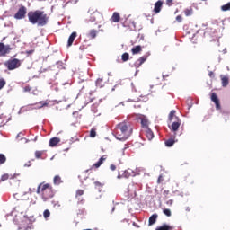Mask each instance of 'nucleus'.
I'll list each match as a JSON object with an SVG mask.
<instances>
[{
	"label": "nucleus",
	"mask_w": 230,
	"mask_h": 230,
	"mask_svg": "<svg viewBox=\"0 0 230 230\" xmlns=\"http://www.w3.org/2000/svg\"><path fill=\"white\" fill-rule=\"evenodd\" d=\"M222 12H228L230 10V2L221 6Z\"/></svg>",
	"instance_id": "7c9ffc66"
},
{
	"label": "nucleus",
	"mask_w": 230,
	"mask_h": 230,
	"mask_svg": "<svg viewBox=\"0 0 230 230\" xmlns=\"http://www.w3.org/2000/svg\"><path fill=\"white\" fill-rule=\"evenodd\" d=\"M94 185L100 187V186H102V183H101L100 181H95V182H94Z\"/></svg>",
	"instance_id": "09e8293b"
},
{
	"label": "nucleus",
	"mask_w": 230,
	"mask_h": 230,
	"mask_svg": "<svg viewBox=\"0 0 230 230\" xmlns=\"http://www.w3.org/2000/svg\"><path fill=\"white\" fill-rule=\"evenodd\" d=\"M163 213L165 215V217H172V210H170V208H164Z\"/></svg>",
	"instance_id": "c9c22d12"
},
{
	"label": "nucleus",
	"mask_w": 230,
	"mask_h": 230,
	"mask_svg": "<svg viewBox=\"0 0 230 230\" xmlns=\"http://www.w3.org/2000/svg\"><path fill=\"white\" fill-rule=\"evenodd\" d=\"M50 215H51V212H49V210L48 209L44 210L43 212L44 218H49Z\"/></svg>",
	"instance_id": "e433bc0d"
},
{
	"label": "nucleus",
	"mask_w": 230,
	"mask_h": 230,
	"mask_svg": "<svg viewBox=\"0 0 230 230\" xmlns=\"http://www.w3.org/2000/svg\"><path fill=\"white\" fill-rule=\"evenodd\" d=\"M137 191V184L131 183L128 187V193L130 197H136Z\"/></svg>",
	"instance_id": "6e6552de"
},
{
	"label": "nucleus",
	"mask_w": 230,
	"mask_h": 230,
	"mask_svg": "<svg viewBox=\"0 0 230 230\" xmlns=\"http://www.w3.org/2000/svg\"><path fill=\"white\" fill-rule=\"evenodd\" d=\"M155 230H172V227L166 224H164L162 226H158Z\"/></svg>",
	"instance_id": "cd10ccee"
},
{
	"label": "nucleus",
	"mask_w": 230,
	"mask_h": 230,
	"mask_svg": "<svg viewBox=\"0 0 230 230\" xmlns=\"http://www.w3.org/2000/svg\"><path fill=\"white\" fill-rule=\"evenodd\" d=\"M211 101L215 102L217 111H220V109H222V106L220 105V100L218 99L217 93H213L211 94Z\"/></svg>",
	"instance_id": "1a4fd4ad"
},
{
	"label": "nucleus",
	"mask_w": 230,
	"mask_h": 230,
	"mask_svg": "<svg viewBox=\"0 0 230 230\" xmlns=\"http://www.w3.org/2000/svg\"><path fill=\"white\" fill-rule=\"evenodd\" d=\"M132 136V126L128 122H120L115 128V137L119 141H127Z\"/></svg>",
	"instance_id": "f03ea898"
},
{
	"label": "nucleus",
	"mask_w": 230,
	"mask_h": 230,
	"mask_svg": "<svg viewBox=\"0 0 230 230\" xmlns=\"http://www.w3.org/2000/svg\"><path fill=\"white\" fill-rule=\"evenodd\" d=\"M62 178L59 175H56L54 177V184H56L57 186L62 184Z\"/></svg>",
	"instance_id": "b1692460"
},
{
	"label": "nucleus",
	"mask_w": 230,
	"mask_h": 230,
	"mask_svg": "<svg viewBox=\"0 0 230 230\" xmlns=\"http://www.w3.org/2000/svg\"><path fill=\"white\" fill-rule=\"evenodd\" d=\"M98 35V31L92 29L89 31L87 37H89V39H96Z\"/></svg>",
	"instance_id": "4be33fe9"
},
{
	"label": "nucleus",
	"mask_w": 230,
	"mask_h": 230,
	"mask_svg": "<svg viewBox=\"0 0 230 230\" xmlns=\"http://www.w3.org/2000/svg\"><path fill=\"white\" fill-rule=\"evenodd\" d=\"M163 10V1L159 0L155 4L154 13H159Z\"/></svg>",
	"instance_id": "ddd939ff"
},
{
	"label": "nucleus",
	"mask_w": 230,
	"mask_h": 230,
	"mask_svg": "<svg viewBox=\"0 0 230 230\" xmlns=\"http://www.w3.org/2000/svg\"><path fill=\"white\" fill-rule=\"evenodd\" d=\"M140 121H141L143 130L146 128H150L148 127V125H150V122L148 121V119L146 116L140 117Z\"/></svg>",
	"instance_id": "f8f14e48"
},
{
	"label": "nucleus",
	"mask_w": 230,
	"mask_h": 230,
	"mask_svg": "<svg viewBox=\"0 0 230 230\" xmlns=\"http://www.w3.org/2000/svg\"><path fill=\"white\" fill-rule=\"evenodd\" d=\"M21 60L13 58L5 61L4 66L8 69V71H14V69H19V67H21Z\"/></svg>",
	"instance_id": "20e7f679"
},
{
	"label": "nucleus",
	"mask_w": 230,
	"mask_h": 230,
	"mask_svg": "<svg viewBox=\"0 0 230 230\" xmlns=\"http://www.w3.org/2000/svg\"><path fill=\"white\" fill-rule=\"evenodd\" d=\"M27 17L31 24H37V26H46L49 19L48 14L44 11L40 10L29 12Z\"/></svg>",
	"instance_id": "f257e3e1"
},
{
	"label": "nucleus",
	"mask_w": 230,
	"mask_h": 230,
	"mask_svg": "<svg viewBox=\"0 0 230 230\" xmlns=\"http://www.w3.org/2000/svg\"><path fill=\"white\" fill-rule=\"evenodd\" d=\"M110 170H111V172H116V165L111 164L110 165Z\"/></svg>",
	"instance_id": "c03bdc74"
},
{
	"label": "nucleus",
	"mask_w": 230,
	"mask_h": 230,
	"mask_svg": "<svg viewBox=\"0 0 230 230\" xmlns=\"http://www.w3.org/2000/svg\"><path fill=\"white\" fill-rule=\"evenodd\" d=\"M51 204L53 205V208H60V203H58V201L53 200Z\"/></svg>",
	"instance_id": "79ce46f5"
},
{
	"label": "nucleus",
	"mask_w": 230,
	"mask_h": 230,
	"mask_svg": "<svg viewBox=\"0 0 230 230\" xmlns=\"http://www.w3.org/2000/svg\"><path fill=\"white\" fill-rule=\"evenodd\" d=\"M80 202H81V204H84V199H81V201H80Z\"/></svg>",
	"instance_id": "5fc2aeb1"
},
{
	"label": "nucleus",
	"mask_w": 230,
	"mask_h": 230,
	"mask_svg": "<svg viewBox=\"0 0 230 230\" xmlns=\"http://www.w3.org/2000/svg\"><path fill=\"white\" fill-rule=\"evenodd\" d=\"M105 85V83L103 82V78L102 77V78H98L97 80H96V86L97 87H100V88H102V87H103Z\"/></svg>",
	"instance_id": "393cba45"
},
{
	"label": "nucleus",
	"mask_w": 230,
	"mask_h": 230,
	"mask_svg": "<svg viewBox=\"0 0 230 230\" xmlns=\"http://www.w3.org/2000/svg\"><path fill=\"white\" fill-rule=\"evenodd\" d=\"M6 163V155L0 154V166L1 164H4Z\"/></svg>",
	"instance_id": "473e14b6"
},
{
	"label": "nucleus",
	"mask_w": 230,
	"mask_h": 230,
	"mask_svg": "<svg viewBox=\"0 0 230 230\" xmlns=\"http://www.w3.org/2000/svg\"><path fill=\"white\" fill-rule=\"evenodd\" d=\"M222 87H227L229 85V77L226 75H220Z\"/></svg>",
	"instance_id": "aec40b11"
},
{
	"label": "nucleus",
	"mask_w": 230,
	"mask_h": 230,
	"mask_svg": "<svg viewBox=\"0 0 230 230\" xmlns=\"http://www.w3.org/2000/svg\"><path fill=\"white\" fill-rule=\"evenodd\" d=\"M172 145H175V139L173 138H169L168 140L165 141V146L170 147Z\"/></svg>",
	"instance_id": "bb28decb"
},
{
	"label": "nucleus",
	"mask_w": 230,
	"mask_h": 230,
	"mask_svg": "<svg viewBox=\"0 0 230 230\" xmlns=\"http://www.w3.org/2000/svg\"><path fill=\"white\" fill-rule=\"evenodd\" d=\"M40 103L41 104V106H40V109H42V107H48V103H42V102H40Z\"/></svg>",
	"instance_id": "49530a36"
},
{
	"label": "nucleus",
	"mask_w": 230,
	"mask_h": 230,
	"mask_svg": "<svg viewBox=\"0 0 230 230\" xmlns=\"http://www.w3.org/2000/svg\"><path fill=\"white\" fill-rule=\"evenodd\" d=\"M9 178H10V175H8V174L6 173V174L2 175L1 181H8Z\"/></svg>",
	"instance_id": "a19ab883"
},
{
	"label": "nucleus",
	"mask_w": 230,
	"mask_h": 230,
	"mask_svg": "<svg viewBox=\"0 0 230 230\" xmlns=\"http://www.w3.org/2000/svg\"><path fill=\"white\" fill-rule=\"evenodd\" d=\"M121 58H122L123 62H127L128 60V58H130V55H128V53H124V54H122Z\"/></svg>",
	"instance_id": "72a5a7b5"
},
{
	"label": "nucleus",
	"mask_w": 230,
	"mask_h": 230,
	"mask_svg": "<svg viewBox=\"0 0 230 230\" xmlns=\"http://www.w3.org/2000/svg\"><path fill=\"white\" fill-rule=\"evenodd\" d=\"M208 75L210 76V78H213V76H215V75L213 74V72H209Z\"/></svg>",
	"instance_id": "3c124183"
},
{
	"label": "nucleus",
	"mask_w": 230,
	"mask_h": 230,
	"mask_svg": "<svg viewBox=\"0 0 230 230\" xmlns=\"http://www.w3.org/2000/svg\"><path fill=\"white\" fill-rule=\"evenodd\" d=\"M6 85V80L4 78H0V91Z\"/></svg>",
	"instance_id": "f704fd0d"
},
{
	"label": "nucleus",
	"mask_w": 230,
	"mask_h": 230,
	"mask_svg": "<svg viewBox=\"0 0 230 230\" xmlns=\"http://www.w3.org/2000/svg\"><path fill=\"white\" fill-rule=\"evenodd\" d=\"M176 21H177L178 22H182V16L178 15V16L176 17Z\"/></svg>",
	"instance_id": "a18cd8bd"
},
{
	"label": "nucleus",
	"mask_w": 230,
	"mask_h": 230,
	"mask_svg": "<svg viewBox=\"0 0 230 230\" xmlns=\"http://www.w3.org/2000/svg\"><path fill=\"white\" fill-rule=\"evenodd\" d=\"M181 120L178 117H175V120H172L171 126H169L171 132L176 134L177 130L181 128Z\"/></svg>",
	"instance_id": "423d86ee"
},
{
	"label": "nucleus",
	"mask_w": 230,
	"mask_h": 230,
	"mask_svg": "<svg viewBox=\"0 0 230 230\" xmlns=\"http://www.w3.org/2000/svg\"><path fill=\"white\" fill-rule=\"evenodd\" d=\"M107 160V155H102L99 161L95 164H93V168H100L102 164H103V161Z\"/></svg>",
	"instance_id": "dca6fc26"
},
{
	"label": "nucleus",
	"mask_w": 230,
	"mask_h": 230,
	"mask_svg": "<svg viewBox=\"0 0 230 230\" xmlns=\"http://www.w3.org/2000/svg\"><path fill=\"white\" fill-rule=\"evenodd\" d=\"M158 217H159V216H158L157 214H153V215L149 217L148 226H154V224H155V222H157Z\"/></svg>",
	"instance_id": "412c9836"
},
{
	"label": "nucleus",
	"mask_w": 230,
	"mask_h": 230,
	"mask_svg": "<svg viewBox=\"0 0 230 230\" xmlns=\"http://www.w3.org/2000/svg\"><path fill=\"white\" fill-rule=\"evenodd\" d=\"M175 118H177V116H175V110H172L169 114V120L175 121Z\"/></svg>",
	"instance_id": "a878e982"
},
{
	"label": "nucleus",
	"mask_w": 230,
	"mask_h": 230,
	"mask_svg": "<svg viewBox=\"0 0 230 230\" xmlns=\"http://www.w3.org/2000/svg\"><path fill=\"white\" fill-rule=\"evenodd\" d=\"M58 143H60V138L59 137H52L49 140V146H51V148H54V146H57V145H58Z\"/></svg>",
	"instance_id": "f3484780"
},
{
	"label": "nucleus",
	"mask_w": 230,
	"mask_h": 230,
	"mask_svg": "<svg viewBox=\"0 0 230 230\" xmlns=\"http://www.w3.org/2000/svg\"><path fill=\"white\" fill-rule=\"evenodd\" d=\"M162 176H159L158 182H161Z\"/></svg>",
	"instance_id": "864d4df0"
},
{
	"label": "nucleus",
	"mask_w": 230,
	"mask_h": 230,
	"mask_svg": "<svg viewBox=\"0 0 230 230\" xmlns=\"http://www.w3.org/2000/svg\"><path fill=\"white\" fill-rule=\"evenodd\" d=\"M122 177H124L125 179H128L130 177H136V172H134V170L128 168V170H125L123 172Z\"/></svg>",
	"instance_id": "9d476101"
},
{
	"label": "nucleus",
	"mask_w": 230,
	"mask_h": 230,
	"mask_svg": "<svg viewBox=\"0 0 230 230\" xmlns=\"http://www.w3.org/2000/svg\"><path fill=\"white\" fill-rule=\"evenodd\" d=\"M35 157L36 159H40V157H42V151H36Z\"/></svg>",
	"instance_id": "58836bf2"
},
{
	"label": "nucleus",
	"mask_w": 230,
	"mask_h": 230,
	"mask_svg": "<svg viewBox=\"0 0 230 230\" xmlns=\"http://www.w3.org/2000/svg\"><path fill=\"white\" fill-rule=\"evenodd\" d=\"M84 193V190H77L75 192V199H78V200H80V197H82Z\"/></svg>",
	"instance_id": "c85d7f7f"
},
{
	"label": "nucleus",
	"mask_w": 230,
	"mask_h": 230,
	"mask_svg": "<svg viewBox=\"0 0 230 230\" xmlns=\"http://www.w3.org/2000/svg\"><path fill=\"white\" fill-rule=\"evenodd\" d=\"M78 37V34L76 32H72L71 35L68 38L67 46L70 48V46H73V42H75V39Z\"/></svg>",
	"instance_id": "2eb2a0df"
},
{
	"label": "nucleus",
	"mask_w": 230,
	"mask_h": 230,
	"mask_svg": "<svg viewBox=\"0 0 230 230\" xmlns=\"http://www.w3.org/2000/svg\"><path fill=\"white\" fill-rule=\"evenodd\" d=\"M132 54L133 55H139V52L142 51L141 46L137 45L136 47H134L132 49Z\"/></svg>",
	"instance_id": "5701e85b"
},
{
	"label": "nucleus",
	"mask_w": 230,
	"mask_h": 230,
	"mask_svg": "<svg viewBox=\"0 0 230 230\" xmlns=\"http://www.w3.org/2000/svg\"><path fill=\"white\" fill-rule=\"evenodd\" d=\"M31 86H30V85H25L24 87H23V93H31Z\"/></svg>",
	"instance_id": "4c0bfd02"
},
{
	"label": "nucleus",
	"mask_w": 230,
	"mask_h": 230,
	"mask_svg": "<svg viewBox=\"0 0 230 230\" xmlns=\"http://www.w3.org/2000/svg\"><path fill=\"white\" fill-rule=\"evenodd\" d=\"M24 166H31V164L29 162L28 164H25Z\"/></svg>",
	"instance_id": "603ef678"
},
{
	"label": "nucleus",
	"mask_w": 230,
	"mask_h": 230,
	"mask_svg": "<svg viewBox=\"0 0 230 230\" xmlns=\"http://www.w3.org/2000/svg\"><path fill=\"white\" fill-rule=\"evenodd\" d=\"M148 56H142L135 62V67H141V66H143V64H145V62H146Z\"/></svg>",
	"instance_id": "9b49d317"
},
{
	"label": "nucleus",
	"mask_w": 230,
	"mask_h": 230,
	"mask_svg": "<svg viewBox=\"0 0 230 230\" xmlns=\"http://www.w3.org/2000/svg\"><path fill=\"white\" fill-rule=\"evenodd\" d=\"M26 13H28V9L24 5H21L16 13L14 14V19L17 21H21L26 17Z\"/></svg>",
	"instance_id": "39448f33"
},
{
	"label": "nucleus",
	"mask_w": 230,
	"mask_h": 230,
	"mask_svg": "<svg viewBox=\"0 0 230 230\" xmlns=\"http://www.w3.org/2000/svg\"><path fill=\"white\" fill-rule=\"evenodd\" d=\"M167 206H172L173 204V200L170 199L166 202Z\"/></svg>",
	"instance_id": "de8ad7c7"
},
{
	"label": "nucleus",
	"mask_w": 230,
	"mask_h": 230,
	"mask_svg": "<svg viewBox=\"0 0 230 230\" xmlns=\"http://www.w3.org/2000/svg\"><path fill=\"white\" fill-rule=\"evenodd\" d=\"M184 13L186 17H190V15H193V8L185 9Z\"/></svg>",
	"instance_id": "2f4dec72"
},
{
	"label": "nucleus",
	"mask_w": 230,
	"mask_h": 230,
	"mask_svg": "<svg viewBox=\"0 0 230 230\" xmlns=\"http://www.w3.org/2000/svg\"><path fill=\"white\" fill-rule=\"evenodd\" d=\"M167 6H173V0H166Z\"/></svg>",
	"instance_id": "37998d69"
},
{
	"label": "nucleus",
	"mask_w": 230,
	"mask_h": 230,
	"mask_svg": "<svg viewBox=\"0 0 230 230\" xmlns=\"http://www.w3.org/2000/svg\"><path fill=\"white\" fill-rule=\"evenodd\" d=\"M13 48L10 45H4V43H0V55L1 57H6L11 53Z\"/></svg>",
	"instance_id": "0eeeda50"
},
{
	"label": "nucleus",
	"mask_w": 230,
	"mask_h": 230,
	"mask_svg": "<svg viewBox=\"0 0 230 230\" xmlns=\"http://www.w3.org/2000/svg\"><path fill=\"white\" fill-rule=\"evenodd\" d=\"M37 193L41 194L43 202H48L49 199H53V197H55V191H53V187H51L49 183H40L38 186Z\"/></svg>",
	"instance_id": "7ed1b4c3"
},
{
	"label": "nucleus",
	"mask_w": 230,
	"mask_h": 230,
	"mask_svg": "<svg viewBox=\"0 0 230 230\" xmlns=\"http://www.w3.org/2000/svg\"><path fill=\"white\" fill-rule=\"evenodd\" d=\"M121 20V16L119 14L118 12L113 13L111 22H119Z\"/></svg>",
	"instance_id": "a211bd4d"
},
{
	"label": "nucleus",
	"mask_w": 230,
	"mask_h": 230,
	"mask_svg": "<svg viewBox=\"0 0 230 230\" xmlns=\"http://www.w3.org/2000/svg\"><path fill=\"white\" fill-rule=\"evenodd\" d=\"M90 137H96V129H94V128L91 129Z\"/></svg>",
	"instance_id": "ea45409f"
},
{
	"label": "nucleus",
	"mask_w": 230,
	"mask_h": 230,
	"mask_svg": "<svg viewBox=\"0 0 230 230\" xmlns=\"http://www.w3.org/2000/svg\"><path fill=\"white\" fill-rule=\"evenodd\" d=\"M145 136L147 137L148 141H152L154 139V132L150 128L144 129Z\"/></svg>",
	"instance_id": "4468645a"
},
{
	"label": "nucleus",
	"mask_w": 230,
	"mask_h": 230,
	"mask_svg": "<svg viewBox=\"0 0 230 230\" xmlns=\"http://www.w3.org/2000/svg\"><path fill=\"white\" fill-rule=\"evenodd\" d=\"M162 197H163L164 200L170 199V190H164Z\"/></svg>",
	"instance_id": "c756f323"
},
{
	"label": "nucleus",
	"mask_w": 230,
	"mask_h": 230,
	"mask_svg": "<svg viewBox=\"0 0 230 230\" xmlns=\"http://www.w3.org/2000/svg\"><path fill=\"white\" fill-rule=\"evenodd\" d=\"M185 211L190 212V211H191V208L190 207H186Z\"/></svg>",
	"instance_id": "8fccbe9b"
},
{
	"label": "nucleus",
	"mask_w": 230,
	"mask_h": 230,
	"mask_svg": "<svg viewBox=\"0 0 230 230\" xmlns=\"http://www.w3.org/2000/svg\"><path fill=\"white\" fill-rule=\"evenodd\" d=\"M100 17V13L99 12H93L91 15L90 18L88 19V22H94L96 19Z\"/></svg>",
	"instance_id": "6ab92c4d"
}]
</instances>
